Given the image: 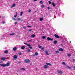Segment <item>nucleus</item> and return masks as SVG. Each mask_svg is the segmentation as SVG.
<instances>
[{"label": "nucleus", "mask_w": 75, "mask_h": 75, "mask_svg": "<svg viewBox=\"0 0 75 75\" xmlns=\"http://www.w3.org/2000/svg\"><path fill=\"white\" fill-rule=\"evenodd\" d=\"M41 49L42 50H44V48L43 47H42V48Z\"/></svg>", "instance_id": "obj_41"}, {"label": "nucleus", "mask_w": 75, "mask_h": 75, "mask_svg": "<svg viewBox=\"0 0 75 75\" xmlns=\"http://www.w3.org/2000/svg\"><path fill=\"white\" fill-rule=\"evenodd\" d=\"M25 46H23L21 47V49L22 50H24V49H25Z\"/></svg>", "instance_id": "obj_14"}, {"label": "nucleus", "mask_w": 75, "mask_h": 75, "mask_svg": "<svg viewBox=\"0 0 75 75\" xmlns=\"http://www.w3.org/2000/svg\"><path fill=\"white\" fill-rule=\"evenodd\" d=\"M32 30V29H29V31H31Z\"/></svg>", "instance_id": "obj_43"}, {"label": "nucleus", "mask_w": 75, "mask_h": 75, "mask_svg": "<svg viewBox=\"0 0 75 75\" xmlns=\"http://www.w3.org/2000/svg\"><path fill=\"white\" fill-rule=\"evenodd\" d=\"M28 42H31V40H29V41H28Z\"/></svg>", "instance_id": "obj_47"}, {"label": "nucleus", "mask_w": 75, "mask_h": 75, "mask_svg": "<svg viewBox=\"0 0 75 75\" xmlns=\"http://www.w3.org/2000/svg\"><path fill=\"white\" fill-rule=\"evenodd\" d=\"M18 63H19V64H20V62H18Z\"/></svg>", "instance_id": "obj_55"}, {"label": "nucleus", "mask_w": 75, "mask_h": 75, "mask_svg": "<svg viewBox=\"0 0 75 75\" xmlns=\"http://www.w3.org/2000/svg\"><path fill=\"white\" fill-rule=\"evenodd\" d=\"M23 28H24V29H26L27 28L25 26H24L23 27Z\"/></svg>", "instance_id": "obj_33"}, {"label": "nucleus", "mask_w": 75, "mask_h": 75, "mask_svg": "<svg viewBox=\"0 0 75 75\" xmlns=\"http://www.w3.org/2000/svg\"><path fill=\"white\" fill-rule=\"evenodd\" d=\"M0 66H2L3 67H8L10 66V63L8 62L7 64H0Z\"/></svg>", "instance_id": "obj_1"}, {"label": "nucleus", "mask_w": 75, "mask_h": 75, "mask_svg": "<svg viewBox=\"0 0 75 75\" xmlns=\"http://www.w3.org/2000/svg\"><path fill=\"white\" fill-rule=\"evenodd\" d=\"M73 68H75V66H73Z\"/></svg>", "instance_id": "obj_52"}, {"label": "nucleus", "mask_w": 75, "mask_h": 75, "mask_svg": "<svg viewBox=\"0 0 75 75\" xmlns=\"http://www.w3.org/2000/svg\"><path fill=\"white\" fill-rule=\"evenodd\" d=\"M44 7H45V6L44 5H42V6L41 7H42V8H44Z\"/></svg>", "instance_id": "obj_37"}, {"label": "nucleus", "mask_w": 75, "mask_h": 75, "mask_svg": "<svg viewBox=\"0 0 75 75\" xmlns=\"http://www.w3.org/2000/svg\"><path fill=\"white\" fill-rule=\"evenodd\" d=\"M28 27H31V26H28Z\"/></svg>", "instance_id": "obj_50"}, {"label": "nucleus", "mask_w": 75, "mask_h": 75, "mask_svg": "<svg viewBox=\"0 0 75 75\" xmlns=\"http://www.w3.org/2000/svg\"><path fill=\"white\" fill-rule=\"evenodd\" d=\"M55 52H56V54H59V51H56Z\"/></svg>", "instance_id": "obj_22"}, {"label": "nucleus", "mask_w": 75, "mask_h": 75, "mask_svg": "<svg viewBox=\"0 0 75 75\" xmlns=\"http://www.w3.org/2000/svg\"><path fill=\"white\" fill-rule=\"evenodd\" d=\"M24 44H25V45H27V43H24Z\"/></svg>", "instance_id": "obj_48"}, {"label": "nucleus", "mask_w": 75, "mask_h": 75, "mask_svg": "<svg viewBox=\"0 0 75 75\" xmlns=\"http://www.w3.org/2000/svg\"><path fill=\"white\" fill-rule=\"evenodd\" d=\"M2 23H3V24H5V22H2Z\"/></svg>", "instance_id": "obj_49"}, {"label": "nucleus", "mask_w": 75, "mask_h": 75, "mask_svg": "<svg viewBox=\"0 0 75 75\" xmlns=\"http://www.w3.org/2000/svg\"><path fill=\"white\" fill-rule=\"evenodd\" d=\"M35 55L37 56L38 55V53L37 52H36L35 53Z\"/></svg>", "instance_id": "obj_20"}, {"label": "nucleus", "mask_w": 75, "mask_h": 75, "mask_svg": "<svg viewBox=\"0 0 75 75\" xmlns=\"http://www.w3.org/2000/svg\"><path fill=\"white\" fill-rule=\"evenodd\" d=\"M23 12H21L20 13V16H22V15H23Z\"/></svg>", "instance_id": "obj_29"}, {"label": "nucleus", "mask_w": 75, "mask_h": 75, "mask_svg": "<svg viewBox=\"0 0 75 75\" xmlns=\"http://www.w3.org/2000/svg\"><path fill=\"white\" fill-rule=\"evenodd\" d=\"M48 3H49V4H51V1H49Z\"/></svg>", "instance_id": "obj_30"}, {"label": "nucleus", "mask_w": 75, "mask_h": 75, "mask_svg": "<svg viewBox=\"0 0 75 75\" xmlns=\"http://www.w3.org/2000/svg\"><path fill=\"white\" fill-rule=\"evenodd\" d=\"M13 58H14V59H16L17 58V56L16 55H14Z\"/></svg>", "instance_id": "obj_13"}, {"label": "nucleus", "mask_w": 75, "mask_h": 75, "mask_svg": "<svg viewBox=\"0 0 75 75\" xmlns=\"http://www.w3.org/2000/svg\"><path fill=\"white\" fill-rule=\"evenodd\" d=\"M13 51H16L17 50V48L16 47H13Z\"/></svg>", "instance_id": "obj_16"}, {"label": "nucleus", "mask_w": 75, "mask_h": 75, "mask_svg": "<svg viewBox=\"0 0 75 75\" xmlns=\"http://www.w3.org/2000/svg\"><path fill=\"white\" fill-rule=\"evenodd\" d=\"M51 0V1H52V0Z\"/></svg>", "instance_id": "obj_59"}, {"label": "nucleus", "mask_w": 75, "mask_h": 75, "mask_svg": "<svg viewBox=\"0 0 75 75\" xmlns=\"http://www.w3.org/2000/svg\"><path fill=\"white\" fill-rule=\"evenodd\" d=\"M59 51H63V49L62 48H60V49L59 50Z\"/></svg>", "instance_id": "obj_17"}, {"label": "nucleus", "mask_w": 75, "mask_h": 75, "mask_svg": "<svg viewBox=\"0 0 75 75\" xmlns=\"http://www.w3.org/2000/svg\"><path fill=\"white\" fill-rule=\"evenodd\" d=\"M21 70H22V71H25V69L24 68H22L21 69Z\"/></svg>", "instance_id": "obj_23"}, {"label": "nucleus", "mask_w": 75, "mask_h": 75, "mask_svg": "<svg viewBox=\"0 0 75 75\" xmlns=\"http://www.w3.org/2000/svg\"><path fill=\"white\" fill-rule=\"evenodd\" d=\"M31 10H29L28 11L29 13H30V12H31Z\"/></svg>", "instance_id": "obj_40"}, {"label": "nucleus", "mask_w": 75, "mask_h": 75, "mask_svg": "<svg viewBox=\"0 0 75 75\" xmlns=\"http://www.w3.org/2000/svg\"><path fill=\"white\" fill-rule=\"evenodd\" d=\"M57 72L58 73V74H61L62 73V71L61 70H59Z\"/></svg>", "instance_id": "obj_9"}, {"label": "nucleus", "mask_w": 75, "mask_h": 75, "mask_svg": "<svg viewBox=\"0 0 75 75\" xmlns=\"http://www.w3.org/2000/svg\"><path fill=\"white\" fill-rule=\"evenodd\" d=\"M48 68V66H47V65H44V68L45 69H47Z\"/></svg>", "instance_id": "obj_4"}, {"label": "nucleus", "mask_w": 75, "mask_h": 75, "mask_svg": "<svg viewBox=\"0 0 75 75\" xmlns=\"http://www.w3.org/2000/svg\"><path fill=\"white\" fill-rule=\"evenodd\" d=\"M17 24V22H16L15 23V24Z\"/></svg>", "instance_id": "obj_44"}, {"label": "nucleus", "mask_w": 75, "mask_h": 75, "mask_svg": "<svg viewBox=\"0 0 75 75\" xmlns=\"http://www.w3.org/2000/svg\"><path fill=\"white\" fill-rule=\"evenodd\" d=\"M18 54L19 55H21V54H22V53H21V52H19L18 53Z\"/></svg>", "instance_id": "obj_36"}, {"label": "nucleus", "mask_w": 75, "mask_h": 75, "mask_svg": "<svg viewBox=\"0 0 75 75\" xmlns=\"http://www.w3.org/2000/svg\"><path fill=\"white\" fill-rule=\"evenodd\" d=\"M17 20H18V21H20V20H21V18H18L17 19Z\"/></svg>", "instance_id": "obj_32"}, {"label": "nucleus", "mask_w": 75, "mask_h": 75, "mask_svg": "<svg viewBox=\"0 0 75 75\" xmlns=\"http://www.w3.org/2000/svg\"><path fill=\"white\" fill-rule=\"evenodd\" d=\"M28 50L27 51V52H31V50L30 49L28 48L27 49Z\"/></svg>", "instance_id": "obj_15"}, {"label": "nucleus", "mask_w": 75, "mask_h": 75, "mask_svg": "<svg viewBox=\"0 0 75 75\" xmlns=\"http://www.w3.org/2000/svg\"><path fill=\"white\" fill-rule=\"evenodd\" d=\"M43 18H40V21H42V20H43Z\"/></svg>", "instance_id": "obj_27"}, {"label": "nucleus", "mask_w": 75, "mask_h": 75, "mask_svg": "<svg viewBox=\"0 0 75 75\" xmlns=\"http://www.w3.org/2000/svg\"><path fill=\"white\" fill-rule=\"evenodd\" d=\"M35 37V35L34 34H33L31 36V37L32 38H34V37Z\"/></svg>", "instance_id": "obj_11"}, {"label": "nucleus", "mask_w": 75, "mask_h": 75, "mask_svg": "<svg viewBox=\"0 0 75 75\" xmlns=\"http://www.w3.org/2000/svg\"><path fill=\"white\" fill-rule=\"evenodd\" d=\"M67 56H68V57H71V54H68Z\"/></svg>", "instance_id": "obj_34"}, {"label": "nucleus", "mask_w": 75, "mask_h": 75, "mask_svg": "<svg viewBox=\"0 0 75 75\" xmlns=\"http://www.w3.org/2000/svg\"><path fill=\"white\" fill-rule=\"evenodd\" d=\"M39 48H41L42 47V46H40V45H38Z\"/></svg>", "instance_id": "obj_28"}, {"label": "nucleus", "mask_w": 75, "mask_h": 75, "mask_svg": "<svg viewBox=\"0 0 75 75\" xmlns=\"http://www.w3.org/2000/svg\"><path fill=\"white\" fill-rule=\"evenodd\" d=\"M52 5H53V6H54V7H55V4L53 2L52 3Z\"/></svg>", "instance_id": "obj_25"}, {"label": "nucleus", "mask_w": 75, "mask_h": 75, "mask_svg": "<svg viewBox=\"0 0 75 75\" xmlns=\"http://www.w3.org/2000/svg\"><path fill=\"white\" fill-rule=\"evenodd\" d=\"M50 51L49 50H45V52L46 55H49V53H48V52Z\"/></svg>", "instance_id": "obj_3"}, {"label": "nucleus", "mask_w": 75, "mask_h": 75, "mask_svg": "<svg viewBox=\"0 0 75 75\" xmlns=\"http://www.w3.org/2000/svg\"><path fill=\"white\" fill-rule=\"evenodd\" d=\"M6 58L5 57H1V60H2V61H5V60H6Z\"/></svg>", "instance_id": "obj_7"}, {"label": "nucleus", "mask_w": 75, "mask_h": 75, "mask_svg": "<svg viewBox=\"0 0 75 75\" xmlns=\"http://www.w3.org/2000/svg\"><path fill=\"white\" fill-rule=\"evenodd\" d=\"M14 17H15V18H16V17H17V16H16V15H15L14 16Z\"/></svg>", "instance_id": "obj_51"}, {"label": "nucleus", "mask_w": 75, "mask_h": 75, "mask_svg": "<svg viewBox=\"0 0 75 75\" xmlns=\"http://www.w3.org/2000/svg\"><path fill=\"white\" fill-rule=\"evenodd\" d=\"M16 37H20V36L18 35H16Z\"/></svg>", "instance_id": "obj_45"}, {"label": "nucleus", "mask_w": 75, "mask_h": 75, "mask_svg": "<svg viewBox=\"0 0 75 75\" xmlns=\"http://www.w3.org/2000/svg\"><path fill=\"white\" fill-rule=\"evenodd\" d=\"M75 59H73V62H75Z\"/></svg>", "instance_id": "obj_42"}, {"label": "nucleus", "mask_w": 75, "mask_h": 75, "mask_svg": "<svg viewBox=\"0 0 75 75\" xmlns=\"http://www.w3.org/2000/svg\"><path fill=\"white\" fill-rule=\"evenodd\" d=\"M27 46H28V47H30V46H31V45L30 44H28Z\"/></svg>", "instance_id": "obj_39"}, {"label": "nucleus", "mask_w": 75, "mask_h": 75, "mask_svg": "<svg viewBox=\"0 0 75 75\" xmlns=\"http://www.w3.org/2000/svg\"><path fill=\"white\" fill-rule=\"evenodd\" d=\"M34 0V1H37V0Z\"/></svg>", "instance_id": "obj_54"}, {"label": "nucleus", "mask_w": 75, "mask_h": 75, "mask_svg": "<svg viewBox=\"0 0 75 75\" xmlns=\"http://www.w3.org/2000/svg\"><path fill=\"white\" fill-rule=\"evenodd\" d=\"M45 38H46V36H43L42 37V39H45Z\"/></svg>", "instance_id": "obj_24"}, {"label": "nucleus", "mask_w": 75, "mask_h": 75, "mask_svg": "<svg viewBox=\"0 0 75 75\" xmlns=\"http://www.w3.org/2000/svg\"><path fill=\"white\" fill-rule=\"evenodd\" d=\"M29 48H30V49H32V48H33V47L29 46Z\"/></svg>", "instance_id": "obj_38"}, {"label": "nucleus", "mask_w": 75, "mask_h": 75, "mask_svg": "<svg viewBox=\"0 0 75 75\" xmlns=\"http://www.w3.org/2000/svg\"><path fill=\"white\" fill-rule=\"evenodd\" d=\"M47 40H48V41H52L53 40V38H50L49 37H47Z\"/></svg>", "instance_id": "obj_6"}, {"label": "nucleus", "mask_w": 75, "mask_h": 75, "mask_svg": "<svg viewBox=\"0 0 75 75\" xmlns=\"http://www.w3.org/2000/svg\"><path fill=\"white\" fill-rule=\"evenodd\" d=\"M47 8L49 10V9H50V7H48Z\"/></svg>", "instance_id": "obj_53"}, {"label": "nucleus", "mask_w": 75, "mask_h": 75, "mask_svg": "<svg viewBox=\"0 0 75 75\" xmlns=\"http://www.w3.org/2000/svg\"><path fill=\"white\" fill-rule=\"evenodd\" d=\"M54 37H56V38H59V36H58V35L55 34H54Z\"/></svg>", "instance_id": "obj_5"}, {"label": "nucleus", "mask_w": 75, "mask_h": 75, "mask_svg": "<svg viewBox=\"0 0 75 75\" xmlns=\"http://www.w3.org/2000/svg\"><path fill=\"white\" fill-rule=\"evenodd\" d=\"M16 16H17V12H16Z\"/></svg>", "instance_id": "obj_46"}, {"label": "nucleus", "mask_w": 75, "mask_h": 75, "mask_svg": "<svg viewBox=\"0 0 75 75\" xmlns=\"http://www.w3.org/2000/svg\"><path fill=\"white\" fill-rule=\"evenodd\" d=\"M61 45H62V44Z\"/></svg>", "instance_id": "obj_58"}, {"label": "nucleus", "mask_w": 75, "mask_h": 75, "mask_svg": "<svg viewBox=\"0 0 75 75\" xmlns=\"http://www.w3.org/2000/svg\"><path fill=\"white\" fill-rule=\"evenodd\" d=\"M13 20V21H15V20H16V18H12Z\"/></svg>", "instance_id": "obj_31"}, {"label": "nucleus", "mask_w": 75, "mask_h": 75, "mask_svg": "<svg viewBox=\"0 0 75 75\" xmlns=\"http://www.w3.org/2000/svg\"><path fill=\"white\" fill-rule=\"evenodd\" d=\"M35 70H37V69H36Z\"/></svg>", "instance_id": "obj_57"}, {"label": "nucleus", "mask_w": 75, "mask_h": 75, "mask_svg": "<svg viewBox=\"0 0 75 75\" xmlns=\"http://www.w3.org/2000/svg\"><path fill=\"white\" fill-rule=\"evenodd\" d=\"M16 5L15 4H13V5L11 6V8H13V7H14Z\"/></svg>", "instance_id": "obj_10"}, {"label": "nucleus", "mask_w": 75, "mask_h": 75, "mask_svg": "<svg viewBox=\"0 0 75 75\" xmlns=\"http://www.w3.org/2000/svg\"><path fill=\"white\" fill-rule=\"evenodd\" d=\"M46 64L47 65H49L50 66L51 65V64L50 63H46Z\"/></svg>", "instance_id": "obj_21"}, {"label": "nucleus", "mask_w": 75, "mask_h": 75, "mask_svg": "<svg viewBox=\"0 0 75 75\" xmlns=\"http://www.w3.org/2000/svg\"><path fill=\"white\" fill-rule=\"evenodd\" d=\"M40 3H41V4H43V2L42 1H40Z\"/></svg>", "instance_id": "obj_26"}, {"label": "nucleus", "mask_w": 75, "mask_h": 75, "mask_svg": "<svg viewBox=\"0 0 75 75\" xmlns=\"http://www.w3.org/2000/svg\"><path fill=\"white\" fill-rule=\"evenodd\" d=\"M57 40H55V41H54L53 43H54V44H57Z\"/></svg>", "instance_id": "obj_19"}, {"label": "nucleus", "mask_w": 75, "mask_h": 75, "mask_svg": "<svg viewBox=\"0 0 75 75\" xmlns=\"http://www.w3.org/2000/svg\"><path fill=\"white\" fill-rule=\"evenodd\" d=\"M30 62V59H26L24 60V62H25V63H29Z\"/></svg>", "instance_id": "obj_2"}, {"label": "nucleus", "mask_w": 75, "mask_h": 75, "mask_svg": "<svg viewBox=\"0 0 75 75\" xmlns=\"http://www.w3.org/2000/svg\"><path fill=\"white\" fill-rule=\"evenodd\" d=\"M9 35H14V33H11L9 34Z\"/></svg>", "instance_id": "obj_18"}, {"label": "nucleus", "mask_w": 75, "mask_h": 75, "mask_svg": "<svg viewBox=\"0 0 75 75\" xmlns=\"http://www.w3.org/2000/svg\"><path fill=\"white\" fill-rule=\"evenodd\" d=\"M70 42L71 43V41H70Z\"/></svg>", "instance_id": "obj_56"}, {"label": "nucleus", "mask_w": 75, "mask_h": 75, "mask_svg": "<svg viewBox=\"0 0 75 75\" xmlns=\"http://www.w3.org/2000/svg\"><path fill=\"white\" fill-rule=\"evenodd\" d=\"M8 52V50H6L4 52V53H5V54H7Z\"/></svg>", "instance_id": "obj_12"}, {"label": "nucleus", "mask_w": 75, "mask_h": 75, "mask_svg": "<svg viewBox=\"0 0 75 75\" xmlns=\"http://www.w3.org/2000/svg\"><path fill=\"white\" fill-rule=\"evenodd\" d=\"M66 68H67V69H71V67H69L68 66H67L66 67Z\"/></svg>", "instance_id": "obj_8"}, {"label": "nucleus", "mask_w": 75, "mask_h": 75, "mask_svg": "<svg viewBox=\"0 0 75 75\" xmlns=\"http://www.w3.org/2000/svg\"><path fill=\"white\" fill-rule=\"evenodd\" d=\"M62 64L63 65H66V64H65V62H63L62 63Z\"/></svg>", "instance_id": "obj_35"}]
</instances>
